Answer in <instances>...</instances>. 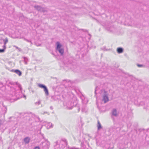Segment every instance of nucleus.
Listing matches in <instances>:
<instances>
[{
  "instance_id": "f257e3e1",
  "label": "nucleus",
  "mask_w": 149,
  "mask_h": 149,
  "mask_svg": "<svg viewBox=\"0 0 149 149\" xmlns=\"http://www.w3.org/2000/svg\"><path fill=\"white\" fill-rule=\"evenodd\" d=\"M7 84L10 88V89L9 90L7 97L8 100H10L11 102H13L17 100V95L15 90L13 86L17 85L20 90L21 91L22 89L21 85L17 83H14L11 81H8Z\"/></svg>"
},
{
  "instance_id": "f03ea898",
  "label": "nucleus",
  "mask_w": 149,
  "mask_h": 149,
  "mask_svg": "<svg viewBox=\"0 0 149 149\" xmlns=\"http://www.w3.org/2000/svg\"><path fill=\"white\" fill-rule=\"evenodd\" d=\"M56 50L58 51L61 55H63V54L64 49L61 47L62 45L59 42H56Z\"/></svg>"
},
{
  "instance_id": "7ed1b4c3",
  "label": "nucleus",
  "mask_w": 149,
  "mask_h": 149,
  "mask_svg": "<svg viewBox=\"0 0 149 149\" xmlns=\"http://www.w3.org/2000/svg\"><path fill=\"white\" fill-rule=\"evenodd\" d=\"M1 43H3L4 45L2 47L3 49H1V53L3 52H4V51L6 48V44L8 42V39L7 38H6L5 39H1Z\"/></svg>"
},
{
  "instance_id": "20e7f679",
  "label": "nucleus",
  "mask_w": 149,
  "mask_h": 149,
  "mask_svg": "<svg viewBox=\"0 0 149 149\" xmlns=\"http://www.w3.org/2000/svg\"><path fill=\"white\" fill-rule=\"evenodd\" d=\"M38 86L39 88L44 89V91L46 95H49L48 89L45 86L42 84H38Z\"/></svg>"
},
{
  "instance_id": "39448f33",
  "label": "nucleus",
  "mask_w": 149,
  "mask_h": 149,
  "mask_svg": "<svg viewBox=\"0 0 149 149\" xmlns=\"http://www.w3.org/2000/svg\"><path fill=\"white\" fill-rule=\"evenodd\" d=\"M50 145V142L47 140H45L42 143V146L43 148L48 149Z\"/></svg>"
},
{
  "instance_id": "423d86ee",
  "label": "nucleus",
  "mask_w": 149,
  "mask_h": 149,
  "mask_svg": "<svg viewBox=\"0 0 149 149\" xmlns=\"http://www.w3.org/2000/svg\"><path fill=\"white\" fill-rule=\"evenodd\" d=\"M102 92H103L104 95L103 96L102 100L104 101V103H105L108 102L109 100L108 94L107 92L105 91L104 90H103Z\"/></svg>"
},
{
  "instance_id": "0eeeda50",
  "label": "nucleus",
  "mask_w": 149,
  "mask_h": 149,
  "mask_svg": "<svg viewBox=\"0 0 149 149\" xmlns=\"http://www.w3.org/2000/svg\"><path fill=\"white\" fill-rule=\"evenodd\" d=\"M35 8L38 11L42 12L43 13L47 11V9L45 8L41 7L40 6H34Z\"/></svg>"
},
{
  "instance_id": "6e6552de",
  "label": "nucleus",
  "mask_w": 149,
  "mask_h": 149,
  "mask_svg": "<svg viewBox=\"0 0 149 149\" xmlns=\"http://www.w3.org/2000/svg\"><path fill=\"white\" fill-rule=\"evenodd\" d=\"M2 106L1 107V113L4 115L6 112L7 109L6 107L3 104H2Z\"/></svg>"
},
{
  "instance_id": "1a4fd4ad",
  "label": "nucleus",
  "mask_w": 149,
  "mask_h": 149,
  "mask_svg": "<svg viewBox=\"0 0 149 149\" xmlns=\"http://www.w3.org/2000/svg\"><path fill=\"white\" fill-rule=\"evenodd\" d=\"M112 116H114L116 117L118 115V113H117V110L116 109H113L111 112Z\"/></svg>"
},
{
  "instance_id": "9d476101",
  "label": "nucleus",
  "mask_w": 149,
  "mask_h": 149,
  "mask_svg": "<svg viewBox=\"0 0 149 149\" xmlns=\"http://www.w3.org/2000/svg\"><path fill=\"white\" fill-rule=\"evenodd\" d=\"M14 72L17 74L19 76H20L22 75V73L19 70H12Z\"/></svg>"
},
{
  "instance_id": "9b49d317",
  "label": "nucleus",
  "mask_w": 149,
  "mask_h": 149,
  "mask_svg": "<svg viewBox=\"0 0 149 149\" xmlns=\"http://www.w3.org/2000/svg\"><path fill=\"white\" fill-rule=\"evenodd\" d=\"M118 147L120 149H124L127 147V146L125 144H120Z\"/></svg>"
},
{
  "instance_id": "f8f14e48",
  "label": "nucleus",
  "mask_w": 149,
  "mask_h": 149,
  "mask_svg": "<svg viewBox=\"0 0 149 149\" xmlns=\"http://www.w3.org/2000/svg\"><path fill=\"white\" fill-rule=\"evenodd\" d=\"M72 104L70 102H69L67 104V107L68 109H72L73 108V106L72 105Z\"/></svg>"
},
{
  "instance_id": "ddd939ff",
  "label": "nucleus",
  "mask_w": 149,
  "mask_h": 149,
  "mask_svg": "<svg viewBox=\"0 0 149 149\" xmlns=\"http://www.w3.org/2000/svg\"><path fill=\"white\" fill-rule=\"evenodd\" d=\"M47 129H49L53 127L52 124L50 123H47L46 125Z\"/></svg>"
},
{
  "instance_id": "4468645a",
  "label": "nucleus",
  "mask_w": 149,
  "mask_h": 149,
  "mask_svg": "<svg viewBox=\"0 0 149 149\" xmlns=\"http://www.w3.org/2000/svg\"><path fill=\"white\" fill-rule=\"evenodd\" d=\"M117 51L119 53H121L123 52V49L121 47H118L117 49Z\"/></svg>"
},
{
  "instance_id": "2eb2a0df",
  "label": "nucleus",
  "mask_w": 149,
  "mask_h": 149,
  "mask_svg": "<svg viewBox=\"0 0 149 149\" xmlns=\"http://www.w3.org/2000/svg\"><path fill=\"white\" fill-rule=\"evenodd\" d=\"M24 141L26 144H27L29 143L30 141V139L28 137H26L24 139Z\"/></svg>"
},
{
  "instance_id": "dca6fc26",
  "label": "nucleus",
  "mask_w": 149,
  "mask_h": 149,
  "mask_svg": "<svg viewBox=\"0 0 149 149\" xmlns=\"http://www.w3.org/2000/svg\"><path fill=\"white\" fill-rule=\"evenodd\" d=\"M97 127L98 130L100 129V128H101V126L100 123L99 121L98 122Z\"/></svg>"
},
{
  "instance_id": "f3484780",
  "label": "nucleus",
  "mask_w": 149,
  "mask_h": 149,
  "mask_svg": "<svg viewBox=\"0 0 149 149\" xmlns=\"http://www.w3.org/2000/svg\"><path fill=\"white\" fill-rule=\"evenodd\" d=\"M13 47H15L16 49H17L19 51V52L21 51V49L20 48H19L18 47H17V46H16L15 45L13 46Z\"/></svg>"
},
{
  "instance_id": "a211bd4d",
  "label": "nucleus",
  "mask_w": 149,
  "mask_h": 149,
  "mask_svg": "<svg viewBox=\"0 0 149 149\" xmlns=\"http://www.w3.org/2000/svg\"><path fill=\"white\" fill-rule=\"evenodd\" d=\"M41 102L40 100L38 102H36L35 103V104L37 105H38L40 104Z\"/></svg>"
},
{
  "instance_id": "6ab92c4d",
  "label": "nucleus",
  "mask_w": 149,
  "mask_h": 149,
  "mask_svg": "<svg viewBox=\"0 0 149 149\" xmlns=\"http://www.w3.org/2000/svg\"><path fill=\"white\" fill-rule=\"evenodd\" d=\"M33 149H40V148L39 146H36L33 148Z\"/></svg>"
},
{
  "instance_id": "aec40b11",
  "label": "nucleus",
  "mask_w": 149,
  "mask_h": 149,
  "mask_svg": "<svg viewBox=\"0 0 149 149\" xmlns=\"http://www.w3.org/2000/svg\"><path fill=\"white\" fill-rule=\"evenodd\" d=\"M24 40L28 42H30L31 44H32V42L31 41H30L25 38H24Z\"/></svg>"
},
{
  "instance_id": "412c9836",
  "label": "nucleus",
  "mask_w": 149,
  "mask_h": 149,
  "mask_svg": "<svg viewBox=\"0 0 149 149\" xmlns=\"http://www.w3.org/2000/svg\"><path fill=\"white\" fill-rule=\"evenodd\" d=\"M137 66L139 67H141L143 66V65H140V64H138L137 65Z\"/></svg>"
},
{
  "instance_id": "4be33fe9",
  "label": "nucleus",
  "mask_w": 149,
  "mask_h": 149,
  "mask_svg": "<svg viewBox=\"0 0 149 149\" xmlns=\"http://www.w3.org/2000/svg\"><path fill=\"white\" fill-rule=\"evenodd\" d=\"M70 149H77L75 147H72V148H70Z\"/></svg>"
},
{
  "instance_id": "5701e85b",
  "label": "nucleus",
  "mask_w": 149,
  "mask_h": 149,
  "mask_svg": "<svg viewBox=\"0 0 149 149\" xmlns=\"http://www.w3.org/2000/svg\"><path fill=\"white\" fill-rule=\"evenodd\" d=\"M24 97L25 98V99H26V96L24 95Z\"/></svg>"
},
{
  "instance_id": "b1692460",
  "label": "nucleus",
  "mask_w": 149,
  "mask_h": 149,
  "mask_svg": "<svg viewBox=\"0 0 149 149\" xmlns=\"http://www.w3.org/2000/svg\"><path fill=\"white\" fill-rule=\"evenodd\" d=\"M47 113V112H45L44 113H43V114H44V113Z\"/></svg>"
},
{
  "instance_id": "393cba45",
  "label": "nucleus",
  "mask_w": 149,
  "mask_h": 149,
  "mask_svg": "<svg viewBox=\"0 0 149 149\" xmlns=\"http://www.w3.org/2000/svg\"><path fill=\"white\" fill-rule=\"evenodd\" d=\"M25 63H26H26H26V62H25Z\"/></svg>"
},
{
  "instance_id": "a878e982",
  "label": "nucleus",
  "mask_w": 149,
  "mask_h": 149,
  "mask_svg": "<svg viewBox=\"0 0 149 149\" xmlns=\"http://www.w3.org/2000/svg\"><path fill=\"white\" fill-rule=\"evenodd\" d=\"M24 58V60H25V58Z\"/></svg>"
},
{
  "instance_id": "bb28decb",
  "label": "nucleus",
  "mask_w": 149,
  "mask_h": 149,
  "mask_svg": "<svg viewBox=\"0 0 149 149\" xmlns=\"http://www.w3.org/2000/svg\"><path fill=\"white\" fill-rule=\"evenodd\" d=\"M96 90H95V92H96Z\"/></svg>"
}]
</instances>
